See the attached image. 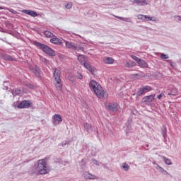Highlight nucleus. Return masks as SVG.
Returning <instances> with one entry per match:
<instances>
[{
	"mask_svg": "<svg viewBox=\"0 0 181 181\" xmlns=\"http://www.w3.org/2000/svg\"><path fill=\"white\" fill-rule=\"evenodd\" d=\"M46 159L44 158L42 160H40L38 161L37 165H35L32 168V175H47V173H49L50 172V170L47 168V166H46Z\"/></svg>",
	"mask_w": 181,
	"mask_h": 181,
	"instance_id": "f257e3e1",
	"label": "nucleus"
},
{
	"mask_svg": "<svg viewBox=\"0 0 181 181\" xmlns=\"http://www.w3.org/2000/svg\"><path fill=\"white\" fill-rule=\"evenodd\" d=\"M33 45L36 46L37 49H40V50H42V52L45 53V54H47V56H50V57H54V56H56L54 49L47 45L42 44L37 41H34Z\"/></svg>",
	"mask_w": 181,
	"mask_h": 181,
	"instance_id": "f03ea898",
	"label": "nucleus"
},
{
	"mask_svg": "<svg viewBox=\"0 0 181 181\" xmlns=\"http://www.w3.org/2000/svg\"><path fill=\"white\" fill-rule=\"evenodd\" d=\"M89 87L90 88H92L93 90L97 97H100V98L103 97V93H99V91L101 90L103 87L97 81L94 80H90L89 83Z\"/></svg>",
	"mask_w": 181,
	"mask_h": 181,
	"instance_id": "7ed1b4c3",
	"label": "nucleus"
},
{
	"mask_svg": "<svg viewBox=\"0 0 181 181\" xmlns=\"http://www.w3.org/2000/svg\"><path fill=\"white\" fill-rule=\"evenodd\" d=\"M53 76L57 82L56 88L62 91L63 90V85L62 84V79L60 78V70L57 68L55 69Z\"/></svg>",
	"mask_w": 181,
	"mask_h": 181,
	"instance_id": "20e7f679",
	"label": "nucleus"
},
{
	"mask_svg": "<svg viewBox=\"0 0 181 181\" xmlns=\"http://www.w3.org/2000/svg\"><path fill=\"white\" fill-rule=\"evenodd\" d=\"M153 100H155V95H150L148 96H144L141 99V103L142 104H146V105H151L153 102Z\"/></svg>",
	"mask_w": 181,
	"mask_h": 181,
	"instance_id": "39448f33",
	"label": "nucleus"
},
{
	"mask_svg": "<svg viewBox=\"0 0 181 181\" xmlns=\"http://www.w3.org/2000/svg\"><path fill=\"white\" fill-rule=\"evenodd\" d=\"M30 107H32V102L29 100H23L17 105V108H19L20 110L29 108Z\"/></svg>",
	"mask_w": 181,
	"mask_h": 181,
	"instance_id": "423d86ee",
	"label": "nucleus"
},
{
	"mask_svg": "<svg viewBox=\"0 0 181 181\" xmlns=\"http://www.w3.org/2000/svg\"><path fill=\"white\" fill-rule=\"evenodd\" d=\"M130 2L137 5V6H146V5H148V0H130Z\"/></svg>",
	"mask_w": 181,
	"mask_h": 181,
	"instance_id": "0eeeda50",
	"label": "nucleus"
},
{
	"mask_svg": "<svg viewBox=\"0 0 181 181\" xmlns=\"http://www.w3.org/2000/svg\"><path fill=\"white\" fill-rule=\"evenodd\" d=\"M107 109L113 112H116L119 109V105L117 103H111L107 105Z\"/></svg>",
	"mask_w": 181,
	"mask_h": 181,
	"instance_id": "6e6552de",
	"label": "nucleus"
},
{
	"mask_svg": "<svg viewBox=\"0 0 181 181\" xmlns=\"http://www.w3.org/2000/svg\"><path fill=\"white\" fill-rule=\"evenodd\" d=\"M53 124L54 125H57V124H59V122H62V121H63V118L62 117V115L57 114L54 115L53 117Z\"/></svg>",
	"mask_w": 181,
	"mask_h": 181,
	"instance_id": "1a4fd4ad",
	"label": "nucleus"
},
{
	"mask_svg": "<svg viewBox=\"0 0 181 181\" xmlns=\"http://www.w3.org/2000/svg\"><path fill=\"white\" fill-rule=\"evenodd\" d=\"M66 47L71 50H77V44L69 41H65Z\"/></svg>",
	"mask_w": 181,
	"mask_h": 181,
	"instance_id": "9d476101",
	"label": "nucleus"
},
{
	"mask_svg": "<svg viewBox=\"0 0 181 181\" xmlns=\"http://www.w3.org/2000/svg\"><path fill=\"white\" fill-rule=\"evenodd\" d=\"M22 13L25 15H29L30 16H32V18H36V16H37V13L32 10H23Z\"/></svg>",
	"mask_w": 181,
	"mask_h": 181,
	"instance_id": "9b49d317",
	"label": "nucleus"
},
{
	"mask_svg": "<svg viewBox=\"0 0 181 181\" xmlns=\"http://www.w3.org/2000/svg\"><path fill=\"white\" fill-rule=\"evenodd\" d=\"M50 43H52L53 45H63V39L52 37L50 39Z\"/></svg>",
	"mask_w": 181,
	"mask_h": 181,
	"instance_id": "f8f14e48",
	"label": "nucleus"
},
{
	"mask_svg": "<svg viewBox=\"0 0 181 181\" xmlns=\"http://www.w3.org/2000/svg\"><path fill=\"white\" fill-rule=\"evenodd\" d=\"M137 64H139V67H141V69H148V67H149V66L148 65V63H146L145 60L141 58L140 59H139Z\"/></svg>",
	"mask_w": 181,
	"mask_h": 181,
	"instance_id": "ddd939ff",
	"label": "nucleus"
},
{
	"mask_svg": "<svg viewBox=\"0 0 181 181\" xmlns=\"http://www.w3.org/2000/svg\"><path fill=\"white\" fill-rule=\"evenodd\" d=\"M83 66H84V67H86V69L87 70H88V71H90V73L93 76H94V68H93V66H91V65L90 64V63H88V62H85L83 63Z\"/></svg>",
	"mask_w": 181,
	"mask_h": 181,
	"instance_id": "4468645a",
	"label": "nucleus"
},
{
	"mask_svg": "<svg viewBox=\"0 0 181 181\" xmlns=\"http://www.w3.org/2000/svg\"><path fill=\"white\" fill-rule=\"evenodd\" d=\"M30 70L36 76V77H40V69H39V67L37 66H35V67H30Z\"/></svg>",
	"mask_w": 181,
	"mask_h": 181,
	"instance_id": "2eb2a0df",
	"label": "nucleus"
},
{
	"mask_svg": "<svg viewBox=\"0 0 181 181\" xmlns=\"http://www.w3.org/2000/svg\"><path fill=\"white\" fill-rule=\"evenodd\" d=\"M83 176L85 177V179H89L90 180H94V179H98V177L97 176H95V175H93L90 173H87L85 172L83 173Z\"/></svg>",
	"mask_w": 181,
	"mask_h": 181,
	"instance_id": "dca6fc26",
	"label": "nucleus"
},
{
	"mask_svg": "<svg viewBox=\"0 0 181 181\" xmlns=\"http://www.w3.org/2000/svg\"><path fill=\"white\" fill-rule=\"evenodd\" d=\"M156 169L157 170H160V173H162V175H164V176H170V174H169L168 171H166L165 169H163V168H162L160 165L158 164H157Z\"/></svg>",
	"mask_w": 181,
	"mask_h": 181,
	"instance_id": "f3484780",
	"label": "nucleus"
},
{
	"mask_svg": "<svg viewBox=\"0 0 181 181\" xmlns=\"http://www.w3.org/2000/svg\"><path fill=\"white\" fill-rule=\"evenodd\" d=\"M76 50L78 52H84L86 50V45L83 42H79L78 44H76Z\"/></svg>",
	"mask_w": 181,
	"mask_h": 181,
	"instance_id": "a211bd4d",
	"label": "nucleus"
},
{
	"mask_svg": "<svg viewBox=\"0 0 181 181\" xmlns=\"http://www.w3.org/2000/svg\"><path fill=\"white\" fill-rule=\"evenodd\" d=\"M136 66V63L134 61H129L127 62H124V66L127 69H131V67H135Z\"/></svg>",
	"mask_w": 181,
	"mask_h": 181,
	"instance_id": "6ab92c4d",
	"label": "nucleus"
},
{
	"mask_svg": "<svg viewBox=\"0 0 181 181\" xmlns=\"http://www.w3.org/2000/svg\"><path fill=\"white\" fill-rule=\"evenodd\" d=\"M83 127H84L85 130L86 131V132H88V134H90V132H92V131H93V126H91L90 124V123H85L83 124Z\"/></svg>",
	"mask_w": 181,
	"mask_h": 181,
	"instance_id": "aec40b11",
	"label": "nucleus"
},
{
	"mask_svg": "<svg viewBox=\"0 0 181 181\" xmlns=\"http://www.w3.org/2000/svg\"><path fill=\"white\" fill-rule=\"evenodd\" d=\"M145 94V92L144 91V89L141 88H139L136 93H134L133 95H136V98H138L139 97H141V95H144Z\"/></svg>",
	"mask_w": 181,
	"mask_h": 181,
	"instance_id": "412c9836",
	"label": "nucleus"
},
{
	"mask_svg": "<svg viewBox=\"0 0 181 181\" xmlns=\"http://www.w3.org/2000/svg\"><path fill=\"white\" fill-rule=\"evenodd\" d=\"M2 58L4 59V60H7V62H13V58L12 57V56L7 54L2 55Z\"/></svg>",
	"mask_w": 181,
	"mask_h": 181,
	"instance_id": "4be33fe9",
	"label": "nucleus"
},
{
	"mask_svg": "<svg viewBox=\"0 0 181 181\" xmlns=\"http://www.w3.org/2000/svg\"><path fill=\"white\" fill-rule=\"evenodd\" d=\"M100 93H101L103 96L101 98L98 97V98H104V97H105V98H108V92L104 91V90H103V88H102L99 91V94H100Z\"/></svg>",
	"mask_w": 181,
	"mask_h": 181,
	"instance_id": "5701e85b",
	"label": "nucleus"
},
{
	"mask_svg": "<svg viewBox=\"0 0 181 181\" xmlns=\"http://www.w3.org/2000/svg\"><path fill=\"white\" fill-rule=\"evenodd\" d=\"M141 88L144 91V94H146V93H149V91H152V87H151L150 86H142Z\"/></svg>",
	"mask_w": 181,
	"mask_h": 181,
	"instance_id": "b1692460",
	"label": "nucleus"
},
{
	"mask_svg": "<svg viewBox=\"0 0 181 181\" xmlns=\"http://www.w3.org/2000/svg\"><path fill=\"white\" fill-rule=\"evenodd\" d=\"M161 134H162L164 139H166V136H168L166 127L163 126L161 128Z\"/></svg>",
	"mask_w": 181,
	"mask_h": 181,
	"instance_id": "393cba45",
	"label": "nucleus"
},
{
	"mask_svg": "<svg viewBox=\"0 0 181 181\" xmlns=\"http://www.w3.org/2000/svg\"><path fill=\"white\" fill-rule=\"evenodd\" d=\"M163 162L165 163V165H173V163H172V161L170 160V159L165 157V156H163Z\"/></svg>",
	"mask_w": 181,
	"mask_h": 181,
	"instance_id": "a878e982",
	"label": "nucleus"
},
{
	"mask_svg": "<svg viewBox=\"0 0 181 181\" xmlns=\"http://www.w3.org/2000/svg\"><path fill=\"white\" fill-rule=\"evenodd\" d=\"M177 94V88H173L170 90V91L168 93V95H176Z\"/></svg>",
	"mask_w": 181,
	"mask_h": 181,
	"instance_id": "bb28decb",
	"label": "nucleus"
},
{
	"mask_svg": "<svg viewBox=\"0 0 181 181\" xmlns=\"http://www.w3.org/2000/svg\"><path fill=\"white\" fill-rule=\"evenodd\" d=\"M80 168L82 170H84V169H86V160H84V158H83L80 162Z\"/></svg>",
	"mask_w": 181,
	"mask_h": 181,
	"instance_id": "cd10ccee",
	"label": "nucleus"
},
{
	"mask_svg": "<svg viewBox=\"0 0 181 181\" xmlns=\"http://www.w3.org/2000/svg\"><path fill=\"white\" fill-rule=\"evenodd\" d=\"M44 35L46 37H53V36H54V35L49 30L45 31Z\"/></svg>",
	"mask_w": 181,
	"mask_h": 181,
	"instance_id": "c85d7f7f",
	"label": "nucleus"
},
{
	"mask_svg": "<svg viewBox=\"0 0 181 181\" xmlns=\"http://www.w3.org/2000/svg\"><path fill=\"white\" fill-rule=\"evenodd\" d=\"M70 142H71V141H69V140H65L64 141H62L61 144H59V146H66V145H69Z\"/></svg>",
	"mask_w": 181,
	"mask_h": 181,
	"instance_id": "c756f323",
	"label": "nucleus"
},
{
	"mask_svg": "<svg viewBox=\"0 0 181 181\" xmlns=\"http://www.w3.org/2000/svg\"><path fill=\"white\" fill-rule=\"evenodd\" d=\"M105 63L107 64H112V63H114V59L111 57H107L105 59Z\"/></svg>",
	"mask_w": 181,
	"mask_h": 181,
	"instance_id": "7c9ffc66",
	"label": "nucleus"
},
{
	"mask_svg": "<svg viewBox=\"0 0 181 181\" xmlns=\"http://www.w3.org/2000/svg\"><path fill=\"white\" fill-rule=\"evenodd\" d=\"M122 169L124 170V172H128L129 170V165L127 164L126 163H123Z\"/></svg>",
	"mask_w": 181,
	"mask_h": 181,
	"instance_id": "2f4dec72",
	"label": "nucleus"
},
{
	"mask_svg": "<svg viewBox=\"0 0 181 181\" xmlns=\"http://www.w3.org/2000/svg\"><path fill=\"white\" fill-rule=\"evenodd\" d=\"M137 18L141 21H146V16L145 15L139 14L137 16Z\"/></svg>",
	"mask_w": 181,
	"mask_h": 181,
	"instance_id": "473e14b6",
	"label": "nucleus"
},
{
	"mask_svg": "<svg viewBox=\"0 0 181 181\" xmlns=\"http://www.w3.org/2000/svg\"><path fill=\"white\" fill-rule=\"evenodd\" d=\"M160 57L161 59H169V55L165 54V53H161Z\"/></svg>",
	"mask_w": 181,
	"mask_h": 181,
	"instance_id": "72a5a7b5",
	"label": "nucleus"
},
{
	"mask_svg": "<svg viewBox=\"0 0 181 181\" xmlns=\"http://www.w3.org/2000/svg\"><path fill=\"white\" fill-rule=\"evenodd\" d=\"M132 59H133V60H135V62H136V63H138V62L140 60L141 58H139L138 57L135 56V55H131Z\"/></svg>",
	"mask_w": 181,
	"mask_h": 181,
	"instance_id": "f704fd0d",
	"label": "nucleus"
},
{
	"mask_svg": "<svg viewBox=\"0 0 181 181\" xmlns=\"http://www.w3.org/2000/svg\"><path fill=\"white\" fill-rule=\"evenodd\" d=\"M92 162H93V163H94V165H96V166H100V164H98V161L97 160H95V158L92 159Z\"/></svg>",
	"mask_w": 181,
	"mask_h": 181,
	"instance_id": "c9c22d12",
	"label": "nucleus"
},
{
	"mask_svg": "<svg viewBox=\"0 0 181 181\" xmlns=\"http://www.w3.org/2000/svg\"><path fill=\"white\" fill-rule=\"evenodd\" d=\"M78 62H83V60H84V57H83V55L79 54L78 56Z\"/></svg>",
	"mask_w": 181,
	"mask_h": 181,
	"instance_id": "e433bc0d",
	"label": "nucleus"
},
{
	"mask_svg": "<svg viewBox=\"0 0 181 181\" xmlns=\"http://www.w3.org/2000/svg\"><path fill=\"white\" fill-rule=\"evenodd\" d=\"M21 91H22L21 89L17 88V89H15V91H14V92H16V94L17 95H21Z\"/></svg>",
	"mask_w": 181,
	"mask_h": 181,
	"instance_id": "4c0bfd02",
	"label": "nucleus"
},
{
	"mask_svg": "<svg viewBox=\"0 0 181 181\" xmlns=\"http://www.w3.org/2000/svg\"><path fill=\"white\" fill-rule=\"evenodd\" d=\"M167 63H169L170 66H171V67H173V62H172V60L170 59H168L166 60Z\"/></svg>",
	"mask_w": 181,
	"mask_h": 181,
	"instance_id": "58836bf2",
	"label": "nucleus"
},
{
	"mask_svg": "<svg viewBox=\"0 0 181 181\" xmlns=\"http://www.w3.org/2000/svg\"><path fill=\"white\" fill-rule=\"evenodd\" d=\"M71 4H67L65 5V8H66V9H71Z\"/></svg>",
	"mask_w": 181,
	"mask_h": 181,
	"instance_id": "ea45409f",
	"label": "nucleus"
},
{
	"mask_svg": "<svg viewBox=\"0 0 181 181\" xmlns=\"http://www.w3.org/2000/svg\"><path fill=\"white\" fill-rule=\"evenodd\" d=\"M77 78H79V80H81L83 78V75L80 73H78Z\"/></svg>",
	"mask_w": 181,
	"mask_h": 181,
	"instance_id": "a19ab883",
	"label": "nucleus"
},
{
	"mask_svg": "<svg viewBox=\"0 0 181 181\" xmlns=\"http://www.w3.org/2000/svg\"><path fill=\"white\" fill-rule=\"evenodd\" d=\"M146 21H153L152 20V17L149 16H146Z\"/></svg>",
	"mask_w": 181,
	"mask_h": 181,
	"instance_id": "79ce46f5",
	"label": "nucleus"
},
{
	"mask_svg": "<svg viewBox=\"0 0 181 181\" xmlns=\"http://www.w3.org/2000/svg\"><path fill=\"white\" fill-rule=\"evenodd\" d=\"M163 93H160V95H158V96H157V98H158V100H160V98H162V97H163Z\"/></svg>",
	"mask_w": 181,
	"mask_h": 181,
	"instance_id": "37998d69",
	"label": "nucleus"
},
{
	"mask_svg": "<svg viewBox=\"0 0 181 181\" xmlns=\"http://www.w3.org/2000/svg\"><path fill=\"white\" fill-rule=\"evenodd\" d=\"M174 18L175 19H177L180 22L181 21L180 16H175Z\"/></svg>",
	"mask_w": 181,
	"mask_h": 181,
	"instance_id": "c03bdc74",
	"label": "nucleus"
},
{
	"mask_svg": "<svg viewBox=\"0 0 181 181\" xmlns=\"http://www.w3.org/2000/svg\"><path fill=\"white\" fill-rule=\"evenodd\" d=\"M27 87H28V88H34L35 86L33 84L29 83L27 85Z\"/></svg>",
	"mask_w": 181,
	"mask_h": 181,
	"instance_id": "a18cd8bd",
	"label": "nucleus"
},
{
	"mask_svg": "<svg viewBox=\"0 0 181 181\" xmlns=\"http://www.w3.org/2000/svg\"><path fill=\"white\" fill-rule=\"evenodd\" d=\"M11 93L13 97H16V95H16V93L13 90H11Z\"/></svg>",
	"mask_w": 181,
	"mask_h": 181,
	"instance_id": "49530a36",
	"label": "nucleus"
},
{
	"mask_svg": "<svg viewBox=\"0 0 181 181\" xmlns=\"http://www.w3.org/2000/svg\"><path fill=\"white\" fill-rule=\"evenodd\" d=\"M103 168H105V169H110V167L107 166V164H103Z\"/></svg>",
	"mask_w": 181,
	"mask_h": 181,
	"instance_id": "de8ad7c7",
	"label": "nucleus"
},
{
	"mask_svg": "<svg viewBox=\"0 0 181 181\" xmlns=\"http://www.w3.org/2000/svg\"><path fill=\"white\" fill-rule=\"evenodd\" d=\"M119 19H120V21H127V18H125L124 17H120V18H119Z\"/></svg>",
	"mask_w": 181,
	"mask_h": 181,
	"instance_id": "09e8293b",
	"label": "nucleus"
},
{
	"mask_svg": "<svg viewBox=\"0 0 181 181\" xmlns=\"http://www.w3.org/2000/svg\"><path fill=\"white\" fill-rule=\"evenodd\" d=\"M9 12H11V13H15V12H16V11H15V10H13V9H11V10H9Z\"/></svg>",
	"mask_w": 181,
	"mask_h": 181,
	"instance_id": "8fccbe9b",
	"label": "nucleus"
},
{
	"mask_svg": "<svg viewBox=\"0 0 181 181\" xmlns=\"http://www.w3.org/2000/svg\"><path fill=\"white\" fill-rule=\"evenodd\" d=\"M132 114H134L135 115V114H136V112H138V111L134 110V111H132Z\"/></svg>",
	"mask_w": 181,
	"mask_h": 181,
	"instance_id": "3c124183",
	"label": "nucleus"
},
{
	"mask_svg": "<svg viewBox=\"0 0 181 181\" xmlns=\"http://www.w3.org/2000/svg\"><path fill=\"white\" fill-rule=\"evenodd\" d=\"M115 18H117V19H119V18H121V17L117 16H115Z\"/></svg>",
	"mask_w": 181,
	"mask_h": 181,
	"instance_id": "603ef678",
	"label": "nucleus"
},
{
	"mask_svg": "<svg viewBox=\"0 0 181 181\" xmlns=\"http://www.w3.org/2000/svg\"><path fill=\"white\" fill-rule=\"evenodd\" d=\"M4 90H8V86H4Z\"/></svg>",
	"mask_w": 181,
	"mask_h": 181,
	"instance_id": "864d4df0",
	"label": "nucleus"
},
{
	"mask_svg": "<svg viewBox=\"0 0 181 181\" xmlns=\"http://www.w3.org/2000/svg\"><path fill=\"white\" fill-rule=\"evenodd\" d=\"M153 165H156V161H153Z\"/></svg>",
	"mask_w": 181,
	"mask_h": 181,
	"instance_id": "5fc2aeb1",
	"label": "nucleus"
},
{
	"mask_svg": "<svg viewBox=\"0 0 181 181\" xmlns=\"http://www.w3.org/2000/svg\"><path fill=\"white\" fill-rule=\"evenodd\" d=\"M1 9H4V8L2 7V6H0V10H1Z\"/></svg>",
	"mask_w": 181,
	"mask_h": 181,
	"instance_id": "6e6d98bb",
	"label": "nucleus"
},
{
	"mask_svg": "<svg viewBox=\"0 0 181 181\" xmlns=\"http://www.w3.org/2000/svg\"><path fill=\"white\" fill-rule=\"evenodd\" d=\"M5 83H8L7 81H4V83L5 84Z\"/></svg>",
	"mask_w": 181,
	"mask_h": 181,
	"instance_id": "4d7b16f0",
	"label": "nucleus"
},
{
	"mask_svg": "<svg viewBox=\"0 0 181 181\" xmlns=\"http://www.w3.org/2000/svg\"><path fill=\"white\" fill-rule=\"evenodd\" d=\"M45 62H47V60L46 59H45Z\"/></svg>",
	"mask_w": 181,
	"mask_h": 181,
	"instance_id": "13d9d810",
	"label": "nucleus"
},
{
	"mask_svg": "<svg viewBox=\"0 0 181 181\" xmlns=\"http://www.w3.org/2000/svg\"><path fill=\"white\" fill-rule=\"evenodd\" d=\"M180 19H181V16H180Z\"/></svg>",
	"mask_w": 181,
	"mask_h": 181,
	"instance_id": "bf43d9fd",
	"label": "nucleus"
}]
</instances>
